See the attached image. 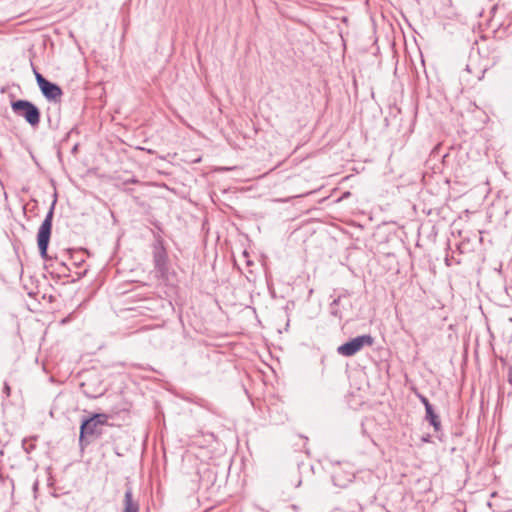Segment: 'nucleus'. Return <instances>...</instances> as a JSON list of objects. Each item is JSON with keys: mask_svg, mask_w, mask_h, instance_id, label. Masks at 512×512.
<instances>
[{"mask_svg": "<svg viewBox=\"0 0 512 512\" xmlns=\"http://www.w3.org/2000/svg\"><path fill=\"white\" fill-rule=\"evenodd\" d=\"M486 70H487V68H486V67H485V68H481V69L479 70V73L476 75V77H477V79H478V80L483 79V77H484V74H485Z\"/></svg>", "mask_w": 512, "mask_h": 512, "instance_id": "2eb2a0df", "label": "nucleus"}, {"mask_svg": "<svg viewBox=\"0 0 512 512\" xmlns=\"http://www.w3.org/2000/svg\"><path fill=\"white\" fill-rule=\"evenodd\" d=\"M494 9H502L507 13H512V0H499Z\"/></svg>", "mask_w": 512, "mask_h": 512, "instance_id": "1a4fd4ad", "label": "nucleus"}, {"mask_svg": "<svg viewBox=\"0 0 512 512\" xmlns=\"http://www.w3.org/2000/svg\"><path fill=\"white\" fill-rule=\"evenodd\" d=\"M123 512H139V503L133 500V492L131 487H127L125 491Z\"/></svg>", "mask_w": 512, "mask_h": 512, "instance_id": "0eeeda50", "label": "nucleus"}, {"mask_svg": "<svg viewBox=\"0 0 512 512\" xmlns=\"http://www.w3.org/2000/svg\"><path fill=\"white\" fill-rule=\"evenodd\" d=\"M152 249L154 268L163 277L168 271V255L164 247V241L159 234L155 235Z\"/></svg>", "mask_w": 512, "mask_h": 512, "instance_id": "20e7f679", "label": "nucleus"}, {"mask_svg": "<svg viewBox=\"0 0 512 512\" xmlns=\"http://www.w3.org/2000/svg\"><path fill=\"white\" fill-rule=\"evenodd\" d=\"M339 301H340V297L334 299L333 302L331 303V308H333V306H337L339 304Z\"/></svg>", "mask_w": 512, "mask_h": 512, "instance_id": "f3484780", "label": "nucleus"}, {"mask_svg": "<svg viewBox=\"0 0 512 512\" xmlns=\"http://www.w3.org/2000/svg\"><path fill=\"white\" fill-rule=\"evenodd\" d=\"M41 93L48 101L57 102L60 101V98L63 94L62 89L59 85L50 82V81H41V86L39 87Z\"/></svg>", "mask_w": 512, "mask_h": 512, "instance_id": "423d86ee", "label": "nucleus"}, {"mask_svg": "<svg viewBox=\"0 0 512 512\" xmlns=\"http://www.w3.org/2000/svg\"><path fill=\"white\" fill-rule=\"evenodd\" d=\"M11 109L18 117H22L31 127H37L41 120L39 108L28 100H15L11 102Z\"/></svg>", "mask_w": 512, "mask_h": 512, "instance_id": "f257e3e1", "label": "nucleus"}, {"mask_svg": "<svg viewBox=\"0 0 512 512\" xmlns=\"http://www.w3.org/2000/svg\"><path fill=\"white\" fill-rule=\"evenodd\" d=\"M56 199L52 202L49 211L47 212L42 224L40 225L37 233V245L40 252V255L43 259H47L48 257V245L50 242L51 231H52V221L54 216Z\"/></svg>", "mask_w": 512, "mask_h": 512, "instance_id": "f03ea898", "label": "nucleus"}, {"mask_svg": "<svg viewBox=\"0 0 512 512\" xmlns=\"http://www.w3.org/2000/svg\"><path fill=\"white\" fill-rule=\"evenodd\" d=\"M98 418L99 416H91L82 421L79 436V444L82 449L101 436L102 430Z\"/></svg>", "mask_w": 512, "mask_h": 512, "instance_id": "7ed1b4c3", "label": "nucleus"}, {"mask_svg": "<svg viewBox=\"0 0 512 512\" xmlns=\"http://www.w3.org/2000/svg\"><path fill=\"white\" fill-rule=\"evenodd\" d=\"M417 397L420 400V402L424 405L425 411L428 410V406H432V404L429 402L428 398L424 395L417 393Z\"/></svg>", "mask_w": 512, "mask_h": 512, "instance_id": "9b49d317", "label": "nucleus"}, {"mask_svg": "<svg viewBox=\"0 0 512 512\" xmlns=\"http://www.w3.org/2000/svg\"><path fill=\"white\" fill-rule=\"evenodd\" d=\"M34 73H35V78H36V81H37V84H38V86H39V87L41 86V81H42V80H43V81H47V79H46V78H44V77L42 76V74H40L39 72H37L35 69H34Z\"/></svg>", "mask_w": 512, "mask_h": 512, "instance_id": "ddd939ff", "label": "nucleus"}, {"mask_svg": "<svg viewBox=\"0 0 512 512\" xmlns=\"http://www.w3.org/2000/svg\"><path fill=\"white\" fill-rule=\"evenodd\" d=\"M473 66H474V61H473V60H470V62L466 65V70H467L469 73H473Z\"/></svg>", "mask_w": 512, "mask_h": 512, "instance_id": "dca6fc26", "label": "nucleus"}, {"mask_svg": "<svg viewBox=\"0 0 512 512\" xmlns=\"http://www.w3.org/2000/svg\"><path fill=\"white\" fill-rule=\"evenodd\" d=\"M292 508H293L294 510H297V506H296V505H292Z\"/></svg>", "mask_w": 512, "mask_h": 512, "instance_id": "6ab92c4d", "label": "nucleus"}, {"mask_svg": "<svg viewBox=\"0 0 512 512\" xmlns=\"http://www.w3.org/2000/svg\"><path fill=\"white\" fill-rule=\"evenodd\" d=\"M425 420H427L436 432L441 430V421L439 415L434 411L433 406H428L425 411Z\"/></svg>", "mask_w": 512, "mask_h": 512, "instance_id": "6e6552de", "label": "nucleus"}, {"mask_svg": "<svg viewBox=\"0 0 512 512\" xmlns=\"http://www.w3.org/2000/svg\"><path fill=\"white\" fill-rule=\"evenodd\" d=\"M3 392L6 394V397L10 396L11 389L7 382L4 383Z\"/></svg>", "mask_w": 512, "mask_h": 512, "instance_id": "4468645a", "label": "nucleus"}, {"mask_svg": "<svg viewBox=\"0 0 512 512\" xmlns=\"http://www.w3.org/2000/svg\"><path fill=\"white\" fill-rule=\"evenodd\" d=\"M93 416H99L98 418V421H99V424L102 426L103 424H105L108 420V415L104 414V413H100V414H94Z\"/></svg>", "mask_w": 512, "mask_h": 512, "instance_id": "f8f14e48", "label": "nucleus"}, {"mask_svg": "<svg viewBox=\"0 0 512 512\" xmlns=\"http://www.w3.org/2000/svg\"><path fill=\"white\" fill-rule=\"evenodd\" d=\"M126 183H138V180L135 178H132V179L127 180Z\"/></svg>", "mask_w": 512, "mask_h": 512, "instance_id": "a211bd4d", "label": "nucleus"}, {"mask_svg": "<svg viewBox=\"0 0 512 512\" xmlns=\"http://www.w3.org/2000/svg\"><path fill=\"white\" fill-rule=\"evenodd\" d=\"M81 387L83 389V393L87 397H90V398H96V397L101 396L103 394V389H101L100 391H97V392H92L89 389V385L87 383H85V382L81 384Z\"/></svg>", "mask_w": 512, "mask_h": 512, "instance_id": "9d476101", "label": "nucleus"}, {"mask_svg": "<svg viewBox=\"0 0 512 512\" xmlns=\"http://www.w3.org/2000/svg\"><path fill=\"white\" fill-rule=\"evenodd\" d=\"M374 342L370 334L357 336L337 348L338 354L346 357L355 355L365 346H371Z\"/></svg>", "mask_w": 512, "mask_h": 512, "instance_id": "39448f33", "label": "nucleus"}]
</instances>
